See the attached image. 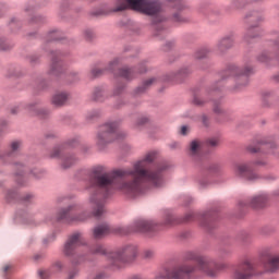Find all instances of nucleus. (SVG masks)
Listing matches in <instances>:
<instances>
[{"instance_id":"nucleus-1","label":"nucleus","mask_w":279,"mask_h":279,"mask_svg":"<svg viewBox=\"0 0 279 279\" xmlns=\"http://www.w3.org/2000/svg\"><path fill=\"white\" fill-rule=\"evenodd\" d=\"M156 160V153H148L140 161L133 165L132 169H120L106 172L104 167L94 170L90 178L93 216L101 217L106 213L101 197H108L113 192L120 191L128 197H138L147 193V184L153 189H160L165 184L162 171L167 169V163L158 166L156 170L149 169V165Z\"/></svg>"},{"instance_id":"nucleus-2","label":"nucleus","mask_w":279,"mask_h":279,"mask_svg":"<svg viewBox=\"0 0 279 279\" xmlns=\"http://www.w3.org/2000/svg\"><path fill=\"white\" fill-rule=\"evenodd\" d=\"M186 260H196L197 267L189 266V265H182L173 267L169 270H166L165 275L161 276L163 279H187L191 274L194 271H202V274H205L206 276H209L210 278H215L217 276V271L219 269H223L226 265H219L215 259L206 256H199L195 252H189L185 256Z\"/></svg>"},{"instance_id":"nucleus-3","label":"nucleus","mask_w":279,"mask_h":279,"mask_svg":"<svg viewBox=\"0 0 279 279\" xmlns=\"http://www.w3.org/2000/svg\"><path fill=\"white\" fill-rule=\"evenodd\" d=\"M134 10L146 16H158L162 12V3L158 0H116L113 12Z\"/></svg>"},{"instance_id":"nucleus-4","label":"nucleus","mask_w":279,"mask_h":279,"mask_svg":"<svg viewBox=\"0 0 279 279\" xmlns=\"http://www.w3.org/2000/svg\"><path fill=\"white\" fill-rule=\"evenodd\" d=\"M92 254H106L113 267L121 268L125 263H130L136 258L138 254V248L134 245H128L124 248L117 252H109L101 245H97L92 250Z\"/></svg>"},{"instance_id":"nucleus-5","label":"nucleus","mask_w":279,"mask_h":279,"mask_svg":"<svg viewBox=\"0 0 279 279\" xmlns=\"http://www.w3.org/2000/svg\"><path fill=\"white\" fill-rule=\"evenodd\" d=\"M118 125L114 122L106 123L101 125L96 135V145L98 149H106L110 143L117 141L121 136Z\"/></svg>"},{"instance_id":"nucleus-6","label":"nucleus","mask_w":279,"mask_h":279,"mask_svg":"<svg viewBox=\"0 0 279 279\" xmlns=\"http://www.w3.org/2000/svg\"><path fill=\"white\" fill-rule=\"evenodd\" d=\"M160 230V225L154 222L153 220L140 219L133 223L132 227L120 229V234H130L131 232H158Z\"/></svg>"},{"instance_id":"nucleus-7","label":"nucleus","mask_w":279,"mask_h":279,"mask_svg":"<svg viewBox=\"0 0 279 279\" xmlns=\"http://www.w3.org/2000/svg\"><path fill=\"white\" fill-rule=\"evenodd\" d=\"M252 73V66L246 65L243 70L241 68H232L231 69V75L235 77V86L233 87V90H243L247 84H250V78H247V75Z\"/></svg>"},{"instance_id":"nucleus-8","label":"nucleus","mask_w":279,"mask_h":279,"mask_svg":"<svg viewBox=\"0 0 279 279\" xmlns=\"http://www.w3.org/2000/svg\"><path fill=\"white\" fill-rule=\"evenodd\" d=\"M74 213V206H69L68 208L61 209L57 215V221H64L65 223H80L81 221H86V219L90 217V215L86 214L73 216Z\"/></svg>"},{"instance_id":"nucleus-9","label":"nucleus","mask_w":279,"mask_h":279,"mask_svg":"<svg viewBox=\"0 0 279 279\" xmlns=\"http://www.w3.org/2000/svg\"><path fill=\"white\" fill-rule=\"evenodd\" d=\"M252 167H254V163H252V162L235 163L233 167V173L238 178H243L244 180H251V181L256 180L258 178V175L256 173H254V169Z\"/></svg>"},{"instance_id":"nucleus-10","label":"nucleus","mask_w":279,"mask_h":279,"mask_svg":"<svg viewBox=\"0 0 279 279\" xmlns=\"http://www.w3.org/2000/svg\"><path fill=\"white\" fill-rule=\"evenodd\" d=\"M254 276V266L250 260L241 263L234 272V279H252Z\"/></svg>"},{"instance_id":"nucleus-11","label":"nucleus","mask_w":279,"mask_h":279,"mask_svg":"<svg viewBox=\"0 0 279 279\" xmlns=\"http://www.w3.org/2000/svg\"><path fill=\"white\" fill-rule=\"evenodd\" d=\"M80 245H82V234L73 233L65 243L64 253L66 256H72L73 252H75Z\"/></svg>"},{"instance_id":"nucleus-12","label":"nucleus","mask_w":279,"mask_h":279,"mask_svg":"<svg viewBox=\"0 0 279 279\" xmlns=\"http://www.w3.org/2000/svg\"><path fill=\"white\" fill-rule=\"evenodd\" d=\"M267 195L266 194H259L257 196H253L248 203L252 208H263L267 204Z\"/></svg>"},{"instance_id":"nucleus-13","label":"nucleus","mask_w":279,"mask_h":279,"mask_svg":"<svg viewBox=\"0 0 279 279\" xmlns=\"http://www.w3.org/2000/svg\"><path fill=\"white\" fill-rule=\"evenodd\" d=\"M233 45L234 39H232V37H225L218 41L217 51H219V53H223V51H228V49L232 48Z\"/></svg>"},{"instance_id":"nucleus-14","label":"nucleus","mask_w":279,"mask_h":279,"mask_svg":"<svg viewBox=\"0 0 279 279\" xmlns=\"http://www.w3.org/2000/svg\"><path fill=\"white\" fill-rule=\"evenodd\" d=\"M265 146L264 147H256L254 145H250L247 147V150L251 153V154H257V151H260V149H269L268 154H275L274 149H276L277 145L276 143H269L267 144V142H262Z\"/></svg>"},{"instance_id":"nucleus-15","label":"nucleus","mask_w":279,"mask_h":279,"mask_svg":"<svg viewBox=\"0 0 279 279\" xmlns=\"http://www.w3.org/2000/svg\"><path fill=\"white\" fill-rule=\"evenodd\" d=\"M106 234H110V227L108 225H100L94 229V239H104Z\"/></svg>"},{"instance_id":"nucleus-16","label":"nucleus","mask_w":279,"mask_h":279,"mask_svg":"<svg viewBox=\"0 0 279 279\" xmlns=\"http://www.w3.org/2000/svg\"><path fill=\"white\" fill-rule=\"evenodd\" d=\"M68 99L69 94H66L65 92L57 93L52 97V104L53 106H64Z\"/></svg>"},{"instance_id":"nucleus-17","label":"nucleus","mask_w":279,"mask_h":279,"mask_svg":"<svg viewBox=\"0 0 279 279\" xmlns=\"http://www.w3.org/2000/svg\"><path fill=\"white\" fill-rule=\"evenodd\" d=\"M259 34H260V29H258V24L251 25L246 29V33L244 35V40H246V43H250V38H256V36H258Z\"/></svg>"},{"instance_id":"nucleus-18","label":"nucleus","mask_w":279,"mask_h":279,"mask_svg":"<svg viewBox=\"0 0 279 279\" xmlns=\"http://www.w3.org/2000/svg\"><path fill=\"white\" fill-rule=\"evenodd\" d=\"M75 162H77V158H75V156L66 155L62 157L61 167H63V169H69L70 167H73Z\"/></svg>"},{"instance_id":"nucleus-19","label":"nucleus","mask_w":279,"mask_h":279,"mask_svg":"<svg viewBox=\"0 0 279 279\" xmlns=\"http://www.w3.org/2000/svg\"><path fill=\"white\" fill-rule=\"evenodd\" d=\"M267 271H270V274H274L278 271L279 269V256L272 257L269 259L267 266H266Z\"/></svg>"},{"instance_id":"nucleus-20","label":"nucleus","mask_w":279,"mask_h":279,"mask_svg":"<svg viewBox=\"0 0 279 279\" xmlns=\"http://www.w3.org/2000/svg\"><path fill=\"white\" fill-rule=\"evenodd\" d=\"M202 150V142L198 140H194L190 143V154L191 156H197Z\"/></svg>"},{"instance_id":"nucleus-21","label":"nucleus","mask_w":279,"mask_h":279,"mask_svg":"<svg viewBox=\"0 0 279 279\" xmlns=\"http://www.w3.org/2000/svg\"><path fill=\"white\" fill-rule=\"evenodd\" d=\"M62 73V63L53 59L50 68V75H60Z\"/></svg>"},{"instance_id":"nucleus-22","label":"nucleus","mask_w":279,"mask_h":279,"mask_svg":"<svg viewBox=\"0 0 279 279\" xmlns=\"http://www.w3.org/2000/svg\"><path fill=\"white\" fill-rule=\"evenodd\" d=\"M119 76L123 77L124 80H132V77H134V71L128 68L120 69Z\"/></svg>"},{"instance_id":"nucleus-23","label":"nucleus","mask_w":279,"mask_h":279,"mask_svg":"<svg viewBox=\"0 0 279 279\" xmlns=\"http://www.w3.org/2000/svg\"><path fill=\"white\" fill-rule=\"evenodd\" d=\"M153 84H156V78L155 77H151V78H148V80L144 81L142 87L137 88L138 93H143L144 90H147V88H149V86H153Z\"/></svg>"},{"instance_id":"nucleus-24","label":"nucleus","mask_w":279,"mask_h":279,"mask_svg":"<svg viewBox=\"0 0 279 279\" xmlns=\"http://www.w3.org/2000/svg\"><path fill=\"white\" fill-rule=\"evenodd\" d=\"M251 21L252 23L256 22V23H260V21H263V14L258 13V12H253L251 15Z\"/></svg>"},{"instance_id":"nucleus-25","label":"nucleus","mask_w":279,"mask_h":279,"mask_svg":"<svg viewBox=\"0 0 279 279\" xmlns=\"http://www.w3.org/2000/svg\"><path fill=\"white\" fill-rule=\"evenodd\" d=\"M62 33L58 32V31H53L49 34V39L50 40H62Z\"/></svg>"},{"instance_id":"nucleus-26","label":"nucleus","mask_w":279,"mask_h":279,"mask_svg":"<svg viewBox=\"0 0 279 279\" xmlns=\"http://www.w3.org/2000/svg\"><path fill=\"white\" fill-rule=\"evenodd\" d=\"M170 3H174L173 8L175 10H184V1L182 0H170Z\"/></svg>"},{"instance_id":"nucleus-27","label":"nucleus","mask_w":279,"mask_h":279,"mask_svg":"<svg viewBox=\"0 0 279 279\" xmlns=\"http://www.w3.org/2000/svg\"><path fill=\"white\" fill-rule=\"evenodd\" d=\"M206 56H208V51L206 49L198 50L195 53V58L197 60H202L203 58H206Z\"/></svg>"},{"instance_id":"nucleus-28","label":"nucleus","mask_w":279,"mask_h":279,"mask_svg":"<svg viewBox=\"0 0 279 279\" xmlns=\"http://www.w3.org/2000/svg\"><path fill=\"white\" fill-rule=\"evenodd\" d=\"M28 110L32 114H43V110L36 106H28Z\"/></svg>"},{"instance_id":"nucleus-29","label":"nucleus","mask_w":279,"mask_h":279,"mask_svg":"<svg viewBox=\"0 0 279 279\" xmlns=\"http://www.w3.org/2000/svg\"><path fill=\"white\" fill-rule=\"evenodd\" d=\"M101 73H104V71L101 69H98V68H94L90 71L92 77H99V75H101Z\"/></svg>"},{"instance_id":"nucleus-30","label":"nucleus","mask_w":279,"mask_h":279,"mask_svg":"<svg viewBox=\"0 0 279 279\" xmlns=\"http://www.w3.org/2000/svg\"><path fill=\"white\" fill-rule=\"evenodd\" d=\"M208 145L210 147H217L219 145V138L213 137L208 140Z\"/></svg>"},{"instance_id":"nucleus-31","label":"nucleus","mask_w":279,"mask_h":279,"mask_svg":"<svg viewBox=\"0 0 279 279\" xmlns=\"http://www.w3.org/2000/svg\"><path fill=\"white\" fill-rule=\"evenodd\" d=\"M154 250H145L144 252H143V256H144V258H154Z\"/></svg>"},{"instance_id":"nucleus-32","label":"nucleus","mask_w":279,"mask_h":279,"mask_svg":"<svg viewBox=\"0 0 279 279\" xmlns=\"http://www.w3.org/2000/svg\"><path fill=\"white\" fill-rule=\"evenodd\" d=\"M147 118H140L137 119L136 123H135V128H141L142 125H145V123H147Z\"/></svg>"},{"instance_id":"nucleus-33","label":"nucleus","mask_w":279,"mask_h":279,"mask_svg":"<svg viewBox=\"0 0 279 279\" xmlns=\"http://www.w3.org/2000/svg\"><path fill=\"white\" fill-rule=\"evenodd\" d=\"M11 149L12 151H19V149H21V142H13L11 144Z\"/></svg>"},{"instance_id":"nucleus-34","label":"nucleus","mask_w":279,"mask_h":279,"mask_svg":"<svg viewBox=\"0 0 279 279\" xmlns=\"http://www.w3.org/2000/svg\"><path fill=\"white\" fill-rule=\"evenodd\" d=\"M173 19L177 23H186V19L182 17L180 14H174Z\"/></svg>"},{"instance_id":"nucleus-35","label":"nucleus","mask_w":279,"mask_h":279,"mask_svg":"<svg viewBox=\"0 0 279 279\" xmlns=\"http://www.w3.org/2000/svg\"><path fill=\"white\" fill-rule=\"evenodd\" d=\"M84 36L87 40H92L95 37V33L93 31H85Z\"/></svg>"},{"instance_id":"nucleus-36","label":"nucleus","mask_w":279,"mask_h":279,"mask_svg":"<svg viewBox=\"0 0 279 279\" xmlns=\"http://www.w3.org/2000/svg\"><path fill=\"white\" fill-rule=\"evenodd\" d=\"M180 134L182 136H186V134H189V126L186 125L181 126Z\"/></svg>"},{"instance_id":"nucleus-37","label":"nucleus","mask_w":279,"mask_h":279,"mask_svg":"<svg viewBox=\"0 0 279 279\" xmlns=\"http://www.w3.org/2000/svg\"><path fill=\"white\" fill-rule=\"evenodd\" d=\"M62 150L60 148H54L51 156L52 158H58V156H60Z\"/></svg>"},{"instance_id":"nucleus-38","label":"nucleus","mask_w":279,"mask_h":279,"mask_svg":"<svg viewBox=\"0 0 279 279\" xmlns=\"http://www.w3.org/2000/svg\"><path fill=\"white\" fill-rule=\"evenodd\" d=\"M108 275L106 272H98L93 279H106Z\"/></svg>"},{"instance_id":"nucleus-39","label":"nucleus","mask_w":279,"mask_h":279,"mask_svg":"<svg viewBox=\"0 0 279 279\" xmlns=\"http://www.w3.org/2000/svg\"><path fill=\"white\" fill-rule=\"evenodd\" d=\"M201 121H202L203 125H205V128H208V117L202 116Z\"/></svg>"},{"instance_id":"nucleus-40","label":"nucleus","mask_w":279,"mask_h":279,"mask_svg":"<svg viewBox=\"0 0 279 279\" xmlns=\"http://www.w3.org/2000/svg\"><path fill=\"white\" fill-rule=\"evenodd\" d=\"M194 104L196 106H202L204 104V100H202V98H199V97H195L194 98Z\"/></svg>"},{"instance_id":"nucleus-41","label":"nucleus","mask_w":279,"mask_h":279,"mask_svg":"<svg viewBox=\"0 0 279 279\" xmlns=\"http://www.w3.org/2000/svg\"><path fill=\"white\" fill-rule=\"evenodd\" d=\"M32 173L35 178H41V174H43L40 170H34Z\"/></svg>"},{"instance_id":"nucleus-42","label":"nucleus","mask_w":279,"mask_h":279,"mask_svg":"<svg viewBox=\"0 0 279 279\" xmlns=\"http://www.w3.org/2000/svg\"><path fill=\"white\" fill-rule=\"evenodd\" d=\"M255 165H256L257 167H265V165H267V161H265V160H258V161L255 162Z\"/></svg>"},{"instance_id":"nucleus-43","label":"nucleus","mask_w":279,"mask_h":279,"mask_svg":"<svg viewBox=\"0 0 279 279\" xmlns=\"http://www.w3.org/2000/svg\"><path fill=\"white\" fill-rule=\"evenodd\" d=\"M171 223H173V216H168L166 220V226H171Z\"/></svg>"},{"instance_id":"nucleus-44","label":"nucleus","mask_w":279,"mask_h":279,"mask_svg":"<svg viewBox=\"0 0 279 279\" xmlns=\"http://www.w3.org/2000/svg\"><path fill=\"white\" fill-rule=\"evenodd\" d=\"M39 276H40L41 279H47V277L49 276V274H47V271L40 270V271H39Z\"/></svg>"},{"instance_id":"nucleus-45","label":"nucleus","mask_w":279,"mask_h":279,"mask_svg":"<svg viewBox=\"0 0 279 279\" xmlns=\"http://www.w3.org/2000/svg\"><path fill=\"white\" fill-rule=\"evenodd\" d=\"M10 269H12V265L8 264L3 267V272L8 274V271H10Z\"/></svg>"},{"instance_id":"nucleus-46","label":"nucleus","mask_w":279,"mask_h":279,"mask_svg":"<svg viewBox=\"0 0 279 279\" xmlns=\"http://www.w3.org/2000/svg\"><path fill=\"white\" fill-rule=\"evenodd\" d=\"M0 49H2V50L8 49V48L5 47V41H4L3 39L0 40Z\"/></svg>"},{"instance_id":"nucleus-47","label":"nucleus","mask_w":279,"mask_h":279,"mask_svg":"<svg viewBox=\"0 0 279 279\" xmlns=\"http://www.w3.org/2000/svg\"><path fill=\"white\" fill-rule=\"evenodd\" d=\"M193 219V214H187L185 216V221H191Z\"/></svg>"},{"instance_id":"nucleus-48","label":"nucleus","mask_w":279,"mask_h":279,"mask_svg":"<svg viewBox=\"0 0 279 279\" xmlns=\"http://www.w3.org/2000/svg\"><path fill=\"white\" fill-rule=\"evenodd\" d=\"M122 90H123V87L117 88V89L114 90V95H120Z\"/></svg>"},{"instance_id":"nucleus-49","label":"nucleus","mask_w":279,"mask_h":279,"mask_svg":"<svg viewBox=\"0 0 279 279\" xmlns=\"http://www.w3.org/2000/svg\"><path fill=\"white\" fill-rule=\"evenodd\" d=\"M86 260V257L84 255H81V263H84Z\"/></svg>"},{"instance_id":"nucleus-50","label":"nucleus","mask_w":279,"mask_h":279,"mask_svg":"<svg viewBox=\"0 0 279 279\" xmlns=\"http://www.w3.org/2000/svg\"><path fill=\"white\" fill-rule=\"evenodd\" d=\"M34 21H35V23L40 22V16L35 17Z\"/></svg>"},{"instance_id":"nucleus-51","label":"nucleus","mask_w":279,"mask_h":279,"mask_svg":"<svg viewBox=\"0 0 279 279\" xmlns=\"http://www.w3.org/2000/svg\"><path fill=\"white\" fill-rule=\"evenodd\" d=\"M215 112H221V109L219 107L214 108Z\"/></svg>"},{"instance_id":"nucleus-52","label":"nucleus","mask_w":279,"mask_h":279,"mask_svg":"<svg viewBox=\"0 0 279 279\" xmlns=\"http://www.w3.org/2000/svg\"><path fill=\"white\" fill-rule=\"evenodd\" d=\"M95 99L99 101V94H95Z\"/></svg>"},{"instance_id":"nucleus-53","label":"nucleus","mask_w":279,"mask_h":279,"mask_svg":"<svg viewBox=\"0 0 279 279\" xmlns=\"http://www.w3.org/2000/svg\"><path fill=\"white\" fill-rule=\"evenodd\" d=\"M276 82H279V74L275 76Z\"/></svg>"},{"instance_id":"nucleus-54","label":"nucleus","mask_w":279,"mask_h":279,"mask_svg":"<svg viewBox=\"0 0 279 279\" xmlns=\"http://www.w3.org/2000/svg\"><path fill=\"white\" fill-rule=\"evenodd\" d=\"M12 113H13V114H16V110L12 109Z\"/></svg>"},{"instance_id":"nucleus-55","label":"nucleus","mask_w":279,"mask_h":279,"mask_svg":"<svg viewBox=\"0 0 279 279\" xmlns=\"http://www.w3.org/2000/svg\"><path fill=\"white\" fill-rule=\"evenodd\" d=\"M145 71H147V70L144 68V70H142L141 73H145Z\"/></svg>"},{"instance_id":"nucleus-56","label":"nucleus","mask_w":279,"mask_h":279,"mask_svg":"<svg viewBox=\"0 0 279 279\" xmlns=\"http://www.w3.org/2000/svg\"><path fill=\"white\" fill-rule=\"evenodd\" d=\"M88 119H93V116L90 113L88 114Z\"/></svg>"},{"instance_id":"nucleus-57","label":"nucleus","mask_w":279,"mask_h":279,"mask_svg":"<svg viewBox=\"0 0 279 279\" xmlns=\"http://www.w3.org/2000/svg\"><path fill=\"white\" fill-rule=\"evenodd\" d=\"M57 265H58V267H62V264H60V263H58Z\"/></svg>"},{"instance_id":"nucleus-58","label":"nucleus","mask_w":279,"mask_h":279,"mask_svg":"<svg viewBox=\"0 0 279 279\" xmlns=\"http://www.w3.org/2000/svg\"><path fill=\"white\" fill-rule=\"evenodd\" d=\"M121 136H125V134H122Z\"/></svg>"}]
</instances>
